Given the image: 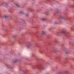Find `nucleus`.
Here are the masks:
<instances>
[{"instance_id":"obj_1","label":"nucleus","mask_w":74,"mask_h":74,"mask_svg":"<svg viewBox=\"0 0 74 74\" xmlns=\"http://www.w3.org/2000/svg\"><path fill=\"white\" fill-rule=\"evenodd\" d=\"M66 32V29H64L62 30L61 31V33H65V32Z\"/></svg>"},{"instance_id":"obj_2","label":"nucleus","mask_w":74,"mask_h":74,"mask_svg":"<svg viewBox=\"0 0 74 74\" xmlns=\"http://www.w3.org/2000/svg\"><path fill=\"white\" fill-rule=\"evenodd\" d=\"M42 34H45V32L44 31H42Z\"/></svg>"},{"instance_id":"obj_3","label":"nucleus","mask_w":74,"mask_h":74,"mask_svg":"<svg viewBox=\"0 0 74 74\" xmlns=\"http://www.w3.org/2000/svg\"><path fill=\"white\" fill-rule=\"evenodd\" d=\"M41 20L42 21H45V20H46V19L44 18H42Z\"/></svg>"},{"instance_id":"obj_4","label":"nucleus","mask_w":74,"mask_h":74,"mask_svg":"<svg viewBox=\"0 0 74 74\" xmlns=\"http://www.w3.org/2000/svg\"><path fill=\"white\" fill-rule=\"evenodd\" d=\"M30 47V45H27V47L28 48H29Z\"/></svg>"},{"instance_id":"obj_5","label":"nucleus","mask_w":74,"mask_h":74,"mask_svg":"<svg viewBox=\"0 0 74 74\" xmlns=\"http://www.w3.org/2000/svg\"><path fill=\"white\" fill-rule=\"evenodd\" d=\"M39 52L41 53H42V51H39Z\"/></svg>"},{"instance_id":"obj_6","label":"nucleus","mask_w":74,"mask_h":74,"mask_svg":"<svg viewBox=\"0 0 74 74\" xmlns=\"http://www.w3.org/2000/svg\"><path fill=\"white\" fill-rule=\"evenodd\" d=\"M4 17L5 18H7L8 17V16H7V15H5L4 16Z\"/></svg>"},{"instance_id":"obj_7","label":"nucleus","mask_w":74,"mask_h":74,"mask_svg":"<svg viewBox=\"0 0 74 74\" xmlns=\"http://www.w3.org/2000/svg\"><path fill=\"white\" fill-rule=\"evenodd\" d=\"M41 69H44V67H42L41 68Z\"/></svg>"},{"instance_id":"obj_8","label":"nucleus","mask_w":74,"mask_h":74,"mask_svg":"<svg viewBox=\"0 0 74 74\" xmlns=\"http://www.w3.org/2000/svg\"><path fill=\"white\" fill-rule=\"evenodd\" d=\"M16 6H17V7H19V6H18V5L17 4H16Z\"/></svg>"},{"instance_id":"obj_9","label":"nucleus","mask_w":74,"mask_h":74,"mask_svg":"<svg viewBox=\"0 0 74 74\" xmlns=\"http://www.w3.org/2000/svg\"><path fill=\"white\" fill-rule=\"evenodd\" d=\"M28 14H27L26 15V16H28Z\"/></svg>"},{"instance_id":"obj_10","label":"nucleus","mask_w":74,"mask_h":74,"mask_svg":"<svg viewBox=\"0 0 74 74\" xmlns=\"http://www.w3.org/2000/svg\"><path fill=\"white\" fill-rule=\"evenodd\" d=\"M55 23L56 24L57 23L55 22Z\"/></svg>"},{"instance_id":"obj_11","label":"nucleus","mask_w":74,"mask_h":74,"mask_svg":"<svg viewBox=\"0 0 74 74\" xmlns=\"http://www.w3.org/2000/svg\"><path fill=\"white\" fill-rule=\"evenodd\" d=\"M61 18L62 19V17H61Z\"/></svg>"}]
</instances>
